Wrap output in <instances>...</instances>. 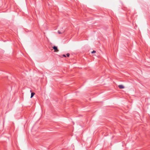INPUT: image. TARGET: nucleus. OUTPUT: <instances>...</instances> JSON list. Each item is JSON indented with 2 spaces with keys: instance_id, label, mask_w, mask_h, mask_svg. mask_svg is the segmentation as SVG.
<instances>
[{
  "instance_id": "39448f33",
  "label": "nucleus",
  "mask_w": 150,
  "mask_h": 150,
  "mask_svg": "<svg viewBox=\"0 0 150 150\" xmlns=\"http://www.w3.org/2000/svg\"><path fill=\"white\" fill-rule=\"evenodd\" d=\"M69 55H70V54L69 53H67V57H69Z\"/></svg>"
},
{
  "instance_id": "6e6552de",
  "label": "nucleus",
  "mask_w": 150,
  "mask_h": 150,
  "mask_svg": "<svg viewBox=\"0 0 150 150\" xmlns=\"http://www.w3.org/2000/svg\"><path fill=\"white\" fill-rule=\"evenodd\" d=\"M62 58V56H60Z\"/></svg>"
},
{
  "instance_id": "20e7f679",
  "label": "nucleus",
  "mask_w": 150,
  "mask_h": 150,
  "mask_svg": "<svg viewBox=\"0 0 150 150\" xmlns=\"http://www.w3.org/2000/svg\"><path fill=\"white\" fill-rule=\"evenodd\" d=\"M96 52V51H93L91 52L92 53H94Z\"/></svg>"
},
{
  "instance_id": "f257e3e1",
  "label": "nucleus",
  "mask_w": 150,
  "mask_h": 150,
  "mask_svg": "<svg viewBox=\"0 0 150 150\" xmlns=\"http://www.w3.org/2000/svg\"><path fill=\"white\" fill-rule=\"evenodd\" d=\"M53 49L54 50V52H57L59 51L57 47L54 46L53 47Z\"/></svg>"
},
{
  "instance_id": "f03ea898",
  "label": "nucleus",
  "mask_w": 150,
  "mask_h": 150,
  "mask_svg": "<svg viewBox=\"0 0 150 150\" xmlns=\"http://www.w3.org/2000/svg\"><path fill=\"white\" fill-rule=\"evenodd\" d=\"M118 86L120 89H123L125 88L124 86L122 85H119Z\"/></svg>"
},
{
  "instance_id": "423d86ee",
  "label": "nucleus",
  "mask_w": 150,
  "mask_h": 150,
  "mask_svg": "<svg viewBox=\"0 0 150 150\" xmlns=\"http://www.w3.org/2000/svg\"><path fill=\"white\" fill-rule=\"evenodd\" d=\"M58 33H59V34H60V33H61L59 31H58Z\"/></svg>"
},
{
  "instance_id": "7ed1b4c3",
  "label": "nucleus",
  "mask_w": 150,
  "mask_h": 150,
  "mask_svg": "<svg viewBox=\"0 0 150 150\" xmlns=\"http://www.w3.org/2000/svg\"><path fill=\"white\" fill-rule=\"evenodd\" d=\"M35 94V93H31L30 98H32Z\"/></svg>"
},
{
  "instance_id": "0eeeda50",
  "label": "nucleus",
  "mask_w": 150,
  "mask_h": 150,
  "mask_svg": "<svg viewBox=\"0 0 150 150\" xmlns=\"http://www.w3.org/2000/svg\"><path fill=\"white\" fill-rule=\"evenodd\" d=\"M62 56L64 57H66V56L65 54H63L62 55Z\"/></svg>"
}]
</instances>
